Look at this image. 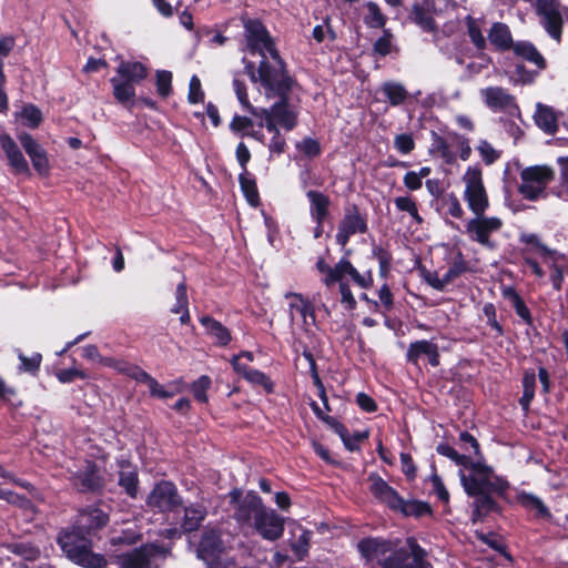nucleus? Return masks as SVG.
<instances>
[{"instance_id":"obj_42","label":"nucleus","mask_w":568,"mask_h":568,"mask_svg":"<svg viewBox=\"0 0 568 568\" xmlns=\"http://www.w3.org/2000/svg\"><path fill=\"white\" fill-rule=\"evenodd\" d=\"M18 358L21 362L19 369L24 373L34 374L38 372L42 362V355L40 353H33L31 356H26L21 351H18Z\"/></svg>"},{"instance_id":"obj_54","label":"nucleus","mask_w":568,"mask_h":568,"mask_svg":"<svg viewBox=\"0 0 568 568\" xmlns=\"http://www.w3.org/2000/svg\"><path fill=\"white\" fill-rule=\"evenodd\" d=\"M477 150L486 164H493L498 158L499 153L487 141H480Z\"/></svg>"},{"instance_id":"obj_32","label":"nucleus","mask_w":568,"mask_h":568,"mask_svg":"<svg viewBox=\"0 0 568 568\" xmlns=\"http://www.w3.org/2000/svg\"><path fill=\"white\" fill-rule=\"evenodd\" d=\"M395 511H399L405 516L423 517L430 514V507L424 501L404 500L400 498V505L396 506Z\"/></svg>"},{"instance_id":"obj_38","label":"nucleus","mask_w":568,"mask_h":568,"mask_svg":"<svg viewBox=\"0 0 568 568\" xmlns=\"http://www.w3.org/2000/svg\"><path fill=\"white\" fill-rule=\"evenodd\" d=\"M335 430L342 438L345 447L351 452L357 450L359 442L366 439L368 436L365 432H357L353 436H349L346 428L339 424L335 426Z\"/></svg>"},{"instance_id":"obj_63","label":"nucleus","mask_w":568,"mask_h":568,"mask_svg":"<svg viewBox=\"0 0 568 568\" xmlns=\"http://www.w3.org/2000/svg\"><path fill=\"white\" fill-rule=\"evenodd\" d=\"M511 302L517 315L525 321H529V310L526 307L525 303L516 292H511Z\"/></svg>"},{"instance_id":"obj_64","label":"nucleus","mask_w":568,"mask_h":568,"mask_svg":"<svg viewBox=\"0 0 568 568\" xmlns=\"http://www.w3.org/2000/svg\"><path fill=\"white\" fill-rule=\"evenodd\" d=\"M297 148L308 156H314L320 153V144L313 139H304L297 144Z\"/></svg>"},{"instance_id":"obj_27","label":"nucleus","mask_w":568,"mask_h":568,"mask_svg":"<svg viewBox=\"0 0 568 568\" xmlns=\"http://www.w3.org/2000/svg\"><path fill=\"white\" fill-rule=\"evenodd\" d=\"M116 73L119 78H123L124 81L126 80L135 85L146 78L148 70L140 62L122 61L116 69Z\"/></svg>"},{"instance_id":"obj_22","label":"nucleus","mask_w":568,"mask_h":568,"mask_svg":"<svg viewBox=\"0 0 568 568\" xmlns=\"http://www.w3.org/2000/svg\"><path fill=\"white\" fill-rule=\"evenodd\" d=\"M288 544L296 560H303L310 550L312 531L301 525H294L290 530Z\"/></svg>"},{"instance_id":"obj_23","label":"nucleus","mask_w":568,"mask_h":568,"mask_svg":"<svg viewBox=\"0 0 568 568\" xmlns=\"http://www.w3.org/2000/svg\"><path fill=\"white\" fill-rule=\"evenodd\" d=\"M407 361L417 363L422 356H426L432 366L439 365V353L437 344L430 341H417L409 345L407 349Z\"/></svg>"},{"instance_id":"obj_11","label":"nucleus","mask_w":568,"mask_h":568,"mask_svg":"<svg viewBox=\"0 0 568 568\" xmlns=\"http://www.w3.org/2000/svg\"><path fill=\"white\" fill-rule=\"evenodd\" d=\"M223 544L217 531L205 530L197 547V557L206 562L209 568H222Z\"/></svg>"},{"instance_id":"obj_51","label":"nucleus","mask_w":568,"mask_h":568,"mask_svg":"<svg viewBox=\"0 0 568 568\" xmlns=\"http://www.w3.org/2000/svg\"><path fill=\"white\" fill-rule=\"evenodd\" d=\"M175 304L171 307V312L179 314L184 310L189 308V300L186 293V286L184 283H180L175 291Z\"/></svg>"},{"instance_id":"obj_9","label":"nucleus","mask_w":568,"mask_h":568,"mask_svg":"<svg viewBox=\"0 0 568 568\" xmlns=\"http://www.w3.org/2000/svg\"><path fill=\"white\" fill-rule=\"evenodd\" d=\"M230 498L235 505L234 517L242 524H253L258 514L265 509L261 497L254 491L243 495L241 490L235 489L230 493Z\"/></svg>"},{"instance_id":"obj_14","label":"nucleus","mask_w":568,"mask_h":568,"mask_svg":"<svg viewBox=\"0 0 568 568\" xmlns=\"http://www.w3.org/2000/svg\"><path fill=\"white\" fill-rule=\"evenodd\" d=\"M284 297L292 324H300L304 329L315 324L313 306L301 294L286 293Z\"/></svg>"},{"instance_id":"obj_59","label":"nucleus","mask_w":568,"mask_h":568,"mask_svg":"<svg viewBox=\"0 0 568 568\" xmlns=\"http://www.w3.org/2000/svg\"><path fill=\"white\" fill-rule=\"evenodd\" d=\"M123 373L135 379L138 383H142L145 385H148L149 382L153 378L150 374H148L140 367L131 366L129 364H126L125 371Z\"/></svg>"},{"instance_id":"obj_33","label":"nucleus","mask_w":568,"mask_h":568,"mask_svg":"<svg viewBox=\"0 0 568 568\" xmlns=\"http://www.w3.org/2000/svg\"><path fill=\"white\" fill-rule=\"evenodd\" d=\"M205 517V510L201 506H191L184 509L182 529L184 531L195 530Z\"/></svg>"},{"instance_id":"obj_48","label":"nucleus","mask_w":568,"mask_h":568,"mask_svg":"<svg viewBox=\"0 0 568 568\" xmlns=\"http://www.w3.org/2000/svg\"><path fill=\"white\" fill-rule=\"evenodd\" d=\"M365 22L371 28H382L385 24V18L382 14L377 4L369 2L367 4V14L365 17Z\"/></svg>"},{"instance_id":"obj_39","label":"nucleus","mask_w":568,"mask_h":568,"mask_svg":"<svg viewBox=\"0 0 568 568\" xmlns=\"http://www.w3.org/2000/svg\"><path fill=\"white\" fill-rule=\"evenodd\" d=\"M240 184H241V189H242L247 202L252 206H256L260 201L258 192L256 189L255 181L253 179H251L250 176H247V172L246 173L242 172L240 174Z\"/></svg>"},{"instance_id":"obj_41","label":"nucleus","mask_w":568,"mask_h":568,"mask_svg":"<svg viewBox=\"0 0 568 568\" xmlns=\"http://www.w3.org/2000/svg\"><path fill=\"white\" fill-rule=\"evenodd\" d=\"M520 504L529 510H535L541 517H548L549 510L544 503L536 496L530 494L519 495Z\"/></svg>"},{"instance_id":"obj_3","label":"nucleus","mask_w":568,"mask_h":568,"mask_svg":"<svg viewBox=\"0 0 568 568\" xmlns=\"http://www.w3.org/2000/svg\"><path fill=\"white\" fill-rule=\"evenodd\" d=\"M108 523V516L100 509H85L79 514L77 526L70 532L59 537V544L73 562L85 568H103L106 560L102 555L90 550L89 541L83 536L103 527Z\"/></svg>"},{"instance_id":"obj_57","label":"nucleus","mask_w":568,"mask_h":568,"mask_svg":"<svg viewBox=\"0 0 568 568\" xmlns=\"http://www.w3.org/2000/svg\"><path fill=\"white\" fill-rule=\"evenodd\" d=\"M459 440L463 445L462 448L465 450V453H464L465 455H466V453H470V449H471L474 455L479 456V454H480L479 444L474 436H471L467 432H463L459 435Z\"/></svg>"},{"instance_id":"obj_21","label":"nucleus","mask_w":568,"mask_h":568,"mask_svg":"<svg viewBox=\"0 0 568 568\" xmlns=\"http://www.w3.org/2000/svg\"><path fill=\"white\" fill-rule=\"evenodd\" d=\"M0 143L7 155L9 164L14 172L20 174H30L29 164L13 139L8 134H2L0 136Z\"/></svg>"},{"instance_id":"obj_53","label":"nucleus","mask_w":568,"mask_h":568,"mask_svg":"<svg viewBox=\"0 0 568 568\" xmlns=\"http://www.w3.org/2000/svg\"><path fill=\"white\" fill-rule=\"evenodd\" d=\"M316 267L321 274L324 275L323 282L326 286H331L336 283L337 273L336 265L331 267L323 258H320L316 263Z\"/></svg>"},{"instance_id":"obj_26","label":"nucleus","mask_w":568,"mask_h":568,"mask_svg":"<svg viewBox=\"0 0 568 568\" xmlns=\"http://www.w3.org/2000/svg\"><path fill=\"white\" fill-rule=\"evenodd\" d=\"M306 196L310 201V213L316 224H323L328 215L329 199L325 194L317 191H308Z\"/></svg>"},{"instance_id":"obj_49","label":"nucleus","mask_w":568,"mask_h":568,"mask_svg":"<svg viewBox=\"0 0 568 568\" xmlns=\"http://www.w3.org/2000/svg\"><path fill=\"white\" fill-rule=\"evenodd\" d=\"M468 34L471 42L477 49L483 50L486 47V39L476 20L468 18L467 20Z\"/></svg>"},{"instance_id":"obj_16","label":"nucleus","mask_w":568,"mask_h":568,"mask_svg":"<svg viewBox=\"0 0 568 568\" xmlns=\"http://www.w3.org/2000/svg\"><path fill=\"white\" fill-rule=\"evenodd\" d=\"M162 551L153 545L124 555L120 558V568H159Z\"/></svg>"},{"instance_id":"obj_40","label":"nucleus","mask_w":568,"mask_h":568,"mask_svg":"<svg viewBox=\"0 0 568 568\" xmlns=\"http://www.w3.org/2000/svg\"><path fill=\"white\" fill-rule=\"evenodd\" d=\"M514 51L517 55L525 58L528 61L534 62L538 67L544 65V59L535 49V47L527 42H518L514 45Z\"/></svg>"},{"instance_id":"obj_7","label":"nucleus","mask_w":568,"mask_h":568,"mask_svg":"<svg viewBox=\"0 0 568 568\" xmlns=\"http://www.w3.org/2000/svg\"><path fill=\"white\" fill-rule=\"evenodd\" d=\"M555 173L550 166L532 165L520 171L518 192L529 201H536L544 195L547 185L554 180Z\"/></svg>"},{"instance_id":"obj_44","label":"nucleus","mask_w":568,"mask_h":568,"mask_svg":"<svg viewBox=\"0 0 568 568\" xmlns=\"http://www.w3.org/2000/svg\"><path fill=\"white\" fill-rule=\"evenodd\" d=\"M434 149L445 160L446 163L452 164L456 160V154L452 150V144L448 140L436 136L434 141Z\"/></svg>"},{"instance_id":"obj_56","label":"nucleus","mask_w":568,"mask_h":568,"mask_svg":"<svg viewBox=\"0 0 568 568\" xmlns=\"http://www.w3.org/2000/svg\"><path fill=\"white\" fill-rule=\"evenodd\" d=\"M151 396L159 397V398H170L175 395L176 390L165 389L164 386H162L155 378H152L149 384L146 385Z\"/></svg>"},{"instance_id":"obj_13","label":"nucleus","mask_w":568,"mask_h":568,"mask_svg":"<svg viewBox=\"0 0 568 568\" xmlns=\"http://www.w3.org/2000/svg\"><path fill=\"white\" fill-rule=\"evenodd\" d=\"M71 480L81 491H94L102 487L103 478L95 463L84 460L77 469L71 470Z\"/></svg>"},{"instance_id":"obj_29","label":"nucleus","mask_w":568,"mask_h":568,"mask_svg":"<svg viewBox=\"0 0 568 568\" xmlns=\"http://www.w3.org/2000/svg\"><path fill=\"white\" fill-rule=\"evenodd\" d=\"M111 83L113 87V95L116 101L123 105L131 104L135 97L134 84L126 80L124 81L123 78H119L118 75L111 79Z\"/></svg>"},{"instance_id":"obj_62","label":"nucleus","mask_w":568,"mask_h":568,"mask_svg":"<svg viewBox=\"0 0 568 568\" xmlns=\"http://www.w3.org/2000/svg\"><path fill=\"white\" fill-rule=\"evenodd\" d=\"M447 213L455 219H463L465 215L464 209L459 200L455 195H449L446 200Z\"/></svg>"},{"instance_id":"obj_60","label":"nucleus","mask_w":568,"mask_h":568,"mask_svg":"<svg viewBox=\"0 0 568 568\" xmlns=\"http://www.w3.org/2000/svg\"><path fill=\"white\" fill-rule=\"evenodd\" d=\"M87 377L88 375L83 371L77 368L62 369L57 373V378L61 383H71L75 378L85 379Z\"/></svg>"},{"instance_id":"obj_46","label":"nucleus","mask_w":568,"mask_h":568,"mask_svg":"<svg viewBox=\"0 0 568 568\" xmlns=\"http://www.w3.org/2000/svg\"><path fill=\"white\" fill-rule=\"evenodd\" d=\"M187 101L191 104H197L204 101V91L197 75H193L190 80Z\"/></svg>"},{"instance_id":"obj_12","label":"nucleus","mask_w":568,"mask_h":568,"mask_svg":"<svg viewBox=\"0 0 568 568\" xmlns=\"http://www.w3.org/2000/svg\"><path fill=\"white\" fill-rule=\"evenodd\" d=\"M252 526L263 539L275 541L283 535L284 518L277 515L275 510L265 507Z\"/></svg>"},{"instance_id":"obj_43","label":"nucleus","mask_w":568,"mask_h":568,"mask_svg":"<svg viewBox=\"0 0 568 568\" xmlns=\"http://www.w3.org/2000/svg\"><path fill=\"white\" fill-rule=\"evenodd\" d=\"M233 87H234V91L237 97V100H239L240 104L242 105V108L244 110H246L247 112H250L252 115H255L257 113L258 108H255L251 104L248 97H247L245 84L242 81H240L239 79H234Z\"/></svg>"},{"instance_id":"obj_15","label":"nucleus","mask_w":568,"mask_h":568,"mask_svg":"<svg viewBox=\"0 0 568 568\" xmlns=\"http://www.w3.org/2000/svg\"><path fill=\"white\" fill-rule=\"evenodd\" d=\"M181 498L175 486L170 481L159 483L148 497V505L160 511H171L179 507Z\"/></svg>"},{"instance_id":"obj_8","label":"nucleus","mask_w":568,"mask_h":568,"mask_svg":"<svg viewBox=\"0 0 568 568\" xmlns=\"http://www.w3.org/2000/svg\"><path fill=\"white\" fill-rule=\"evenodd\" d=\"M503 220L498 216H487L485 213L474 214L465 225L469 240L486 247H493L490 236L503 227Z\"/></svg>"},{"instance_id":"obj_20","label":"nucleus","mask_w":568,"mask_h":568,"mask_svg":"<svg viewBox=\"0 0 568 568\" xmlns=\"http://www.w3.org/2000/svg\"><path fill=\"white\" fill-rule=\"evenodd\" d=\"M19 140L31 159L34 170L40 175H47L50 171V165L47 153L42 146L29 134L19 135Z\"/></svg>"},{"instance_id":"obj_25","label":"nucleus","mask_w":568,"mask_h":568,"mask_svg":"<svg viewBox=\"0 0 568 568\" xmlns=\"http://www.w3.org/2000/svg\"><path fill=\"white\" fill-rule=\"evenodd\" d=\"M534 120L536 125L548 134L556 133L558 129V118L555 110L542 103L536 104Z\"/></svg>"},{"instance_id":"obj_10","label":"nucleus","mask_w":568,"mask_h":568,"mask_svg":"<svg viewBox=\"0 0 568 568\" xmlns=\"http://www.w3.org/2000/svg\"><path fill=\"white\" fill-rule=\"evenodd\" d=\"M537 11L544 19L547 32L556 40L560 39L564 19L568 20V9L557 0H537Z\"/></svg>"},{"instance_id":"obj_4","label":"nucleus","mask_w":568,"mask_h":568,"mask_svg":"<svg viewBox=\"0 0 568 568\" xmlns=\"http://www.w3.org/2000/svg\"><path fill=\"white\" fill-rule=\"evenodd\" d=\"M358 549L367 560H375L383 568H433L424 559L425 550L414 539H407L404 547L394 549L389 541L368 538L358 542Z\"/></svg>"},{"instance_id":"obj_45","label":"nucleus","mask_w":568,"mask_h":568,"mask_svg":"<svg viewBox=\"0 0 568 568\" xmlns=\"http://www.w3.org/2000/svg\"><path fill=\"white\" fill-rule=\"evenodd\" d=\"M396 207L399 211L407 212L417 224L422 223V217L418 214L416 203L408 196H398L394 200Z\"/></svg>"},{"instance_id":"obj_52","label":"nucleus","mask_w":568,"mask_h":568,"mask_svg":"<svg viewBox=\"0 0 568 568\" xmlns=\"http://www.w3.org/2000/svg\"><path fill=\"white\" fill-rule=\"evenodd\" d=\"M172 73L170 71H158L156 89L160 95L168 97L171 93Z\"/></svg>"},{"instance_id":"obj_6","label":"nucleus","mask_w":568,"mask_h":568,"mask_svg":"<svg viewBox=\"0 0 568 568\" xmlns=\"http://www.w3.org/2000/svg\"><path fill=\"white\" fill-rule=\"evenodd\" d=\"M464 184L463 200L473 214L485 213L489 207V196L484 184L483 171L477 165H469L462 176Z\"/></svg>"},{"instance_id":"obj_19","label":"nucleus","mask_w":568,"mask_h":568,"mask_svg":"<svg viewBox=\"0 0 568 568\" xmlns=\"http://www.w3.org/2000/svg\"><path fill=\"white\" fill-rule=\"evenodd\" d=\"M367 480L369 483V491L382 504L392 510H395L396 506L400 505L402 497L379 475L372 473L368 475Z\"/></svg>"},{"instance_id":"obj_47","label":"nucleus","mask_w":568,"mask_h":568,"mask_svg":"<svg viewBox=\"0 0 568 568\" xmlns=\"http://www.w3.org/2000/svg\"><path fill=\"white\" fill-rule=\"evenodd\" d=\"M210 386H211V379L209 376L203 375L199 379H196L192 384V392H193L194 398L197 402L206 403L207 402L206 390L210 388Z\"/></svg>"},{"instance_id":"obj_31","label":"nucleus","mask_w":568,"mask_h":568,"mask_svg":"<svg viewBox=\"0 0 568 568\" xmlns=\"http://www.w3.org/2000/svg\"><path fill=\"white\" fill-rule=\"evenodd\" d=\"M488 39L491 44L503 50L508 49L511 44V36L508 27L499 22L493 24Z\"/></svg>"},{"instance_id":"obj_28","label":"nucleus","mask_w":568,"mask_h":568,"mask_svg":"<svg viewBox=\"0 0 568 568\" xmlns=\"http://www.w3.org/2000/svg\"><path fill=\"white\" fill-rule=\"evenodd\" d=\"M200 322L205 327L206 333L213 337L219 345L224 346L231 341L229 329L220 322L210 316H203Z\"/></svg>"},{"instance_id":"obj_58","label":"nucleus","mask_w":568,"mask_h":568,"mask_svg":"<svg viewBox=\"0 0 568 568\" xmlns=\"http://www.w3.org/2000/svg\"><path fill=\"white\" fill-rule=\"evenodd\" d=\"M14 552L22 556L27 560H34L40 556V549L29 544H17L14 546Z\"/></svg>"},{"instance_id":"obj_2","label":"nucleus","mask_w":568,"mask_h":568,"mask_svg":"<svg viewBox=\"0 0 568 568\" xmlns=\"http://www.w3.org/2000/svg\"><path fill=\"white\" fill-rule=\"evenodd\" d=\"M244 36L246 45L252 53L262 55L257 75L253 71V65L246 68L253 82H260L262 88L285 90L290 83V77L286 74L284 63L274 45V42L266 28L258 20L243 19Z\"/></svg>"},{"instance_id":"obj_30","label":"nucleus","mask_w":568,"mask_h":568,"mask_svg":"<svg viewBox=\"0 0 568 568\" xmlns=\"http://www.w3.org/2000/svg\"><path fill=\"white\" fill-rule=\"evenodd\" d=\"M413 19L424 31L430 32L436 29L433 18V9L428 3L414 6Z\"/></svg>"},{"instance_id":"obj_50","label":"nucleus","mask_w":568,"mask_h":568,"mask_svg":"<svg viewBox=\"0 0 568 568\" xmlns=\"http://www.w3.org/2000/svg\"><path fill=\"white\" fill-rule=\"evenodd\" d=\"M244 378L253 385L262 386L267 393L273 390L272 382L261 371L252 368Z\"/></svg>"},{"instance_id":"obj_5","label":"nucleus","mask_w":568,"mask_h":568,"mask_svg":"<svg viewBox=\"0 0 568 568\" xmlns=\"http://www.w3.org/2000/svg\"><path fill=\"white\" fill-rule=\"evenodd\" d=\"M292 85L293 81L290 78V83L285 90H277L276 88L268 90L263 88L267 99L277 97L278 100L270 108H258L254 116L260 119V126H265L267 131H276L278 126L291 131L296 126L298 110L294 105H291L286 98Z\"/></svg>"},{"instance_id":"obj_61","label":"nucleus","mask_w":568,"mask_h":568,"mask_svg":"<svg viewBox=\"0 0 568 568\" xmlns=\"http://www.w3.org/2000/svg\"><path fill=\"white\" fill-rule=\"evenodd\" d=\"M430 483H432V486H433V490L435 491L437 497L443 503H445V504L448 503L449 494H448V490L446 489L442 478L437 474H434L430 477Z\"/></svg>"},{"instance_id":"obj_1","label":"nucleus","mask_w":568,"mask_h":568,"mask_svg":"<svg viewBox=\"0 0 568 568\" xmlns=\"http://www.w3.org/2000/svg\"><path fill=\"white\" fill-rule=\"evenodd\" d=\"M439 455L448 457L458 467L460 484L470 497H474L473 523L480 521L495 508L491 494H504L508 483L495 474L491 467L481 460H471L470 455L459 454L448 444H439L436 448Z\"/></svg>"},{"instance_id":"obj_35","label":"nucleus","mask_w":568,"mask_h":568,"mask_svg":"<svg viewBox=\"0 0 568 568\" xmlns=\"http://www.w3.org/2000/svg\"><path fill=\"white\" fill-rule=\"evenodd\" d=\"M17 118L23 125L37 128L42 121V113L37 106L28 104L17 113Z\"/></svg>"},{"instance_id":"obj_18","label":"nucleus","mask_w":568,"mask_h":568,"mask_svg":"<svg viewBox=\"0 0 568 568\" xmlns=\"http://www.w3.org/2000/svg\"><path fill=\"white\" fill-rule=\"evenodd\" d=\"M479 93L487 108L493 111H511L513 109H518L515 97L501 87H487L481 89Z\"/></svg>"},{"instance_id":"obj_24","label":"nucleus","mask_w":568,"mask_h":568,"mask_svg":"<svg viewBox=\"0 0 568 568\" xmlns=\"http://www.w3.org/2000/svg\"><path fill=\"white\" fill-rule=\"evenodd\" d=\"M336 272H338L336 282H346V278H351L361 288H368L373 284L371 272L361 274L352 263L345 258L336 264Z\"/></svg>"},{"instance_id":"obj_37","label":"nucleus","mask_w":568,"mask_h":568,"mask_svg":"<svg viewBox=\"0 0 568 568\" xmlns=\"http://www.w3.org/2000/svg\"><path fill=\"white\" fill-rule=\"evenodd\" d=\"M383 92L392 105H399L406 100L408 95L406 89L400 83L396 82L384 83Z\"/></svg>"},{"instance_id":"obj_34","label":"nucleus","mask_w":568,"mask_h":568,"mask_svg":"<svg viewBox=\"0 0 568 568\" xmlns=\"http://www.w3.org/2000/svg\"><path fill=\"white\" fill-rule=\"evenodd\" d=\"M524 393L519 400L524 409H528L535 397L536 374L534 371H526L523 377Z\"/></svg>"},{"instance_id":"obj_55","label":"nucleus","mask_w":568,"mask_h":568,"mask_svg":"<svg viewBox=\"0 0 568 568\" xmlns=\"http://www.w3.org/2000/svg\"><path fill=\"white\" fill-rule=\"evenodd\" d=\"M394 145L402 154H408L413 151L415 143L410 134L403 133L395 136Z\"/></svg>"},{"instance_id":"obj_17","label":"nucleus","mask_w":568,"mask_h":568,"mask_svg":"<svg viewBox=\"0 0 568 568\" xmlns=\"http://www.w3.org/2000/svg\"><path fill=\"white\" fill-rule=\"evenodd\" d=\"M367 224L356 207L347 209L338 225L336 242L344 246L349 237L357 233H365Z\"/></svg>"},{"instance_id":"obj_36","label":"nucleus","mask_w":568,"mask_h":568,"mask_svg":"<svg viewBox=\"0 0 568 568\" xmlns=\"http://www.w3.org/2000/svg\"><path fill=\"white\" fill-rule=\"evenodd\" d=\"M119 485L123 487L131 497H134L138 490V474L135 469L130 466L122 468L119 476Z\"/></svg>"}]
</instances>
